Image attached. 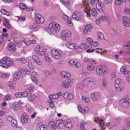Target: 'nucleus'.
<instances>
[{
  "mask_svg": "<svg viewBox=\"0 0 130 130\" xmlns=\"http://www.w3.org/2000/svg\"><path fill=\"white\" fill-rule=\"evenodd\" d=\"M13 119V117L11 116H8L7 118V120L9 121H11Z\"/></svg>",
  "mask_w": 130,
  "mask_h": 130,
  "instance_id": "obj_61",
  "label": "nucleus"
},
{
  "mask_svg": "<svg viewBox=\"0 0 130 130\" xmlns=\"http://www.w3.org/2000/svg\"><path fill=\"white\" fill-rule=\"evenodd\" d=\"M102 84L101 86L104 88H105L106 87L107 85V82L106 80V79L104 78H102L101 79Z\"/></svg>",
  "mask_w": 130,
  "mask_h": 130,
  "instance_id": "obj_28",
  "label": "nucleus"
},
{
  "mask_svg": "<svg viewBox=\"0 0 130 130\" xmlns=\"http://www.w3.org/2000/svg\"><path fill=\"white\" fill-rule=\"evenodd\" d=\"M83 83L85 85H87L88 84H95V81L93 78L88 77L86 78L84 80Z\"/></svg>",
  "mask_w": 130,
  "mask_h": 130,
  "instance_id": "obj_10",
  "label": "nucleus"
},
{
  "mask_svg": "<svg viewBox=\"0 0 130 130\" xmlns=\"http://www.w3.org/2000/svg\"><path fill=\"white\" fill-rule=\"evenodd\" d=\"M104 3L102 2H98L96 3V7L97 9L100 12L103 11Z\"/></svg>",
  "mask_w": 130,
  "mask_h": 130,
  "instance_id": "obj_17",
  "label": "nucleus"
},
{
  "mask_svg": "<svg viewBox=\"0 0 130 130\" xmlns=\"http://www.w3.org/2000/svg\"><path fill=\"white\" fill-rule=\"evenodd\" d=\"M34 88V87L32 86H31L29 87V89H27L26 90H28V92H27V93L28 94H28L30 93H31L32 92V89Z\"/></svg>",
  "mask_w": 130,
  "mask_h": 130,
  "instance_id": "obj_52",
  "label": "nucleus"
},
{
  "mask_svg": "<svg viewBox=\"0 0 130 130\" xmlns=\"http://www.w3.org/2000/svg\"><path fill=\"white\" fill-rule=\"evenodd\" d=\"M83 60L84 62H87L88 63L91 62L92 64H94V63L93 62H94V61L92 59H90L86 57H85L83 58Z\"/></svg>",
  "mask_w": 130,
  "mask_h": 130,
  "instance_id": "obj_33",
  "label": "nucleus"
},
{
  "mask_svg": "<svg viewBox=\"0 0 130 130\" xmlns=\"http://www.w3.org/2000/svg\"><path fill=\"white\" fill-rule=\"evenodd\" d=\"M11 98V95L10 94H7L6 95L5 98L3 99L4 101H6L7 100L10 99Z\"/></svg>",
  "mask_w": 130,
  "mask_h": 130,
  "instance_id": "obj_46",
  "label": "nucleus"
},
{
  "mask_svg": "<svg viewBox=\"0 0 130 130\" xmlns=\"http://www.w3.org/2000/svg\"><path fill=\"white\" fill-rule=\"evenodd\" d=\"M81 98L82 101L88 103L90 100V99L88 97H86L85 96H82Z\"/></svg>",
  "mask_w": 130,
  "mask_h": 130,
  "instance_id": "obj_36",
  "label": "nucleus"
},
{
  "mask_svg": "<svg viewBox=\"0 0 130 130\" xmlns=\"http://www.w3.org/2000/svg\"><path fill=\"white\" fill-rule=\"evenodd\" d=\"M36 22L38 24H41L43 23L44 20L43 17L38 13H36L34 15Z\"/></svg>",
  "mask_w": 130,
  "mask_h": 130,
  "instance_id": "obj_5",
  "label": "nucleus"
},
{
  "mask_svg": "<svg viewBox=\"0 0 130 130\" xmlns=\"http://www.w3.org/2000/svg\"><path fill=\"white\" fill-rule=\"evenodd\" d=\"M19 7L21 10H23L26 8V6L24 4L21 3L19 4Z\"/></svg>",
  "mask_w": 130,
  "mask_h": 130,
  "instance_id": "obj_49",
  "label": "nucleus"
},
{
  "mask_svg": "<svg viewBox=\"0 0 130 130\" xmlns=\"http://www.w3.org/2000/svg\"><path fill=\"white\" fill-rule=\"evenodd\" d=\"M100 126L101 127H103L104 124V123L103 122V120L102 119H100L99 121Z\"/></svg>",
  "mask_w": 130,
  "mask_h": 130,
  "instance_id": "obj_54",
  "label": "nucleus"
},
{
  "mask_svg": "<svg viewBox=\"0 0 130 130\" xmlns=\"http://www.w3.org/2000/svg\"><path fill=\"white\" fill-rule=\"evenodd\" d=\"M126 0H116L115 2V3L118 6H119L125 2Z\"/></svg>",
  "mask_w": 130,
  "mask_h": 130,
  "instance_id": "obj_30",
  "label": "nucleus"
},
{
  "mask_svg": "<svg viewBox=\"0 0 130 130\" xmlns=\"http://www.w3.org/2000/svg\"><path fill=\"white\" fill-rule=\"evenodd\" d=\"M68 98L67 100H72L73 98V95L71 93H68Z\"/></svg>",
  "mask_w": 130,
  "mask_h": 130,
  "instance_id": "obj_56",
  "label": "nucleus"
},
{
  "mask_svg": "<svg viewBox=\"0 0 130 130\" xmlns=\"http://www.w3.org/2000/svg\"><path fill=\"white\" fill-rule=\"evenodd\" d=\"M71 18H69L68 19V24L70 26H71L72 25L73 23L72 21H71Z\"/></svg>",
  "mask_w": 130,
  "mask_h": 130,
  "instance_id": "obj_62",
  "label": "nucleus"
},
{
  "mask_svg": "<svg viewBox=\"0 0 130 130\" xmlns=\"http://www.w3.org/2000/svg\"><path fill=\"white\" fill-rule=\"evenodd\" d=\"M108 17L105 15H103L101 17H99V18L96 19V23L97 24H99L100 22H101L105 20L108 21Z\"/></svg>",
  "mask_w": 130,
  "mask_h": 130,
  "instance_id": "obj_18",
  "label": "nucleus"
},
{
  "mask_svg": "<svg viewBox=\"0 0 130 130\" xmlns=\"http://www.w3.org/2000/svg\"><path fill=\"white\" fill-rule=\"evenodd\" d=\"M23 72L24 74H26L28 75L30 74V72L29 70H23Z\"/></svg>",
  "mask_w": 130,
  "mask_h": 130,
  "instance_id": "obj_63",
  "label": "nucleus"
},
{
  "mask_svg": "<svg viewBox=\"0 0 130 130\" xmlns=\"http://www.w3.org/2000/svg\"><path fill=\"white\" fill-rule=\"evenodd\" d=\"M91 97L92 101L94 102H97L100 98V94L97 92L92 93L91 94Z\"/></svg>",
  "mask_w": 130,
  "mask_h": 130,
  "instance_id": "obj_12",
  "label": "nucleus"
},
{
  "mask_svg": "<svg viewBox=\"0 0 130 130\" xmlns=\"http://www.w3.org/2000/svg\"><path fill=\"white\" fill-rule=\"evenodd\" d=\"M111 52V51L110 50H105L104 51L102 52V53H101V54H103L104 55L105 54H106V55H108Z\"/></svg>",
  "mask_w": 130,
  "mask_h": 130,
  "instance_id": "obj_45",
  "label": "nucleus"
},
{
  "mask_svg": "<svg viewBox=\"0 0 130 130\" xmlns=\"http://www.w3.org/2000/svg\"><path fill=\"white\" fill-rule=\"evenodd\" d=\"M61 74L63 77L65 78L70 77L71 76V74L70 73L66 71L62 72L61 73Z\"/></svg>",
  "mask_w": 130,
  "mask_h": 130,
  "instance_id": "obj_24",
  "label": "nucleus"
},
{
  "mask_svg": "<svg viewBox=\"0 0 130 130\" xmlns=\"http://www.w3.org/2000/svg\"><path fill=\"white\" fill-rule=\"evenodd\" d=\"M72 18L77 20H80L82 19V14L78 11H74L73 13Z\"/></svg>",
  "mask_w": 130,
  "mask_h": 130,
  "instance_id": "obj_8",
  "label": "nucleus"
},
{
  "mask_svg": "<svg viewBox=\"0 0 130 130\" xmlns=\"http://www.w3.org/2000/svg\"><path fill=\"white\" fill-rule=\"evenodd\" d=\"M66 46L68 48L73 50L78 49L79 47L77 44L75 43H68L66 44Z\"/></svg>",
  "mask_w": 130,
  "mask_h": 130,
  "instance_id": "obj_15",
  "label": "nucleus"
},
{
  "mask_svg": "<svg viewBox=\"0 0 130 130\" xmlns=\"http://www.w3.org/2000/svg\"><path fill=\"white\" fill-rule=\"evenodd\" d=\"M83 87V86L82 84L81 83H79L76 86V88L77 89L80 90L82 89Z\"/></svg>",
  "mask_w": 130,
  "mask_h": 130,
  "instance_id": "obj_43",
  "label": "nucleus"
},
{
  "mask_svg": "<svg viewBox=\"0 0 130 130\" xmlns=\"http://www.w3.org/2000/svg\"><path fill=\"white\" fill-rule=\"evenodd\" d=\"M32 59L34 62L38 65H40L42 64L41 62L39 61V59L38 57L35 55L32 56Z\"/></svg>",
  "mask_w": 130,
  "mask_h": 130,
  "instance_id": "obj_21",
  "label": "nucleus"
},
{
  "mask_svg": "<svg viewBox=\"0 0 130 130\" xmlns=\"http://www.w3.org/2000/svg\"><path fill=\"white\" fill-rule=\"evenodd\" d=\"M122 21L124 25L126 27H129L130 25V21L128 17L126 16H123Z\"/></svg>",
  "mask_w": 130,
  "mask_h": 130,
  "instance_id": "obj_14",
  "label": "nucleus"
},
{
  "mask_svg": "<svg viewBox=\"0 0 130 130\" xmlns=\"http://www.w3.org/2000/svg\"><path fill=\"white\" fill-rule=\"evenodd\" d=\"M95 51L97 53H100L102 52V49L101 48H98L95 49Z\"/></svg>",
  "mask_w": 130,
  "mask_h": 130,
  "instance_id": "obj_64",
  "label": "nucleus"
},
{
  "mask_svg": "<svg viewBox=\"0 0 130 130\" xmlns=\"http://www.w3.org/2000/svg\"><path fill=\"white\" fill-rule=\"evenodd\" d=\"M64 126L68 129H71L72 127V123L70 121L69 122L64 121L63 123Z\"/></svg>",
  "mask_w": 130,
  "mask_h": 130,
  "instance_id": "obj_25",
  "label": "nucleus"
},
{
  "mask_svg": "<svg viewBox=\"0 0 130 130\" xmlns=\"http://www.w3.org/2000/svg\"><path fill=\"white\" fill-rule=\"evenodd\" d=\"M85 125V123L84 122H82L80 125V127L82 130H85V128L84 126Z\"/></svg>",
  "mask_w": 130,
  "mask_h": 130,
  "instance_id": "obj_55",
  "label": "nucleus"
},
{
  "mask_svg": "<svg viewBox=\"0 0 130 130\" xmlns=\"http://www.w3.org/2000/svg\"><path fill=\"white\" fill-rule=\"evenodd\" d=\"M79 111L83 113H87L88 111V108L87 106H85L84 107V109L81 108V106L78 105V107Z\"/></svg>",
  "mask_w": 130,
  "mask_h": 130,
  "instance_id": "obj_19",
  "label": "nucleus"
},
{
  "mask_svg": "<svg viewBox=\"0 0 130 130\" xmlns=\"http://www.w3.org/2000/svg\"><path fill=\"white\" fill-rule=\"evenodd\" d=\"M0 11L2 13L7 16H9L10 14L9 12L8 11H7L5 9H2Z\"/></svg>",
  "mask_w": 130,
  "mask_h": 130,
  "instance_id": "obj_34",
  "label": "nucleus"
},
{
  "mask_svg": "<svg viewBox=\"0 0 130 130\" xmlns=\"http://www.w3.org/2000/svg\"><path fill=\"white\" fill-rule=\"evenodd\" d=\"M80 48L82 50H84L87 48V46L85 44H81L80 45Z\"/></svg>",
  "mask_w": 130,
  "mask_h": 130,
  "instance_id": "obj_42",
  "label": "nucleus"
},
{
  "mask_svg": "<svg viewBox=\"0 0 130 130\" xmlns=\"http://www.w3.org/2000/svg\"><path fill=\"white\" fill-rule=\"evenodd\" d=\"M92 26L90 25H88L86 26L85 27V29L84 31L85 34H87L89 33L91 30Z\"/></svg>",
  "mask_w": 130,
  "mask_h": 130,
  "instance_id": "obj_22",
  "label": "nucleus"
},
{
  "mask_svg": "<svg viewBox=\"0 0 130 130\" xmlns=\"http://www.w3.org/2000/svg\"><path fill=\"white\" fill-rule=\"evenodd\" d=\"M21 75V73L19 72H15L13 75V80L15 81L17 80L19 78Z\"/></svg>",
  "mask_w": 130,
  "mask_h": 130,
  "instance_id": "obj_26",
  "label": "nucleus"
},
{
  "mask_svg": "<svg viewBox=\"0 0 130 130\" xmlns=\"http://www.w3.org/2000/svg\"><path fill=\"white\" fill-rule=\"evenodd\" d=\"M49 98L50 99H56L59 97L57 94H54L53 95H50L49 96Z\"/></svg>",
  "mask_w": 130,
  "mask_h": 130,
  "instance_id": "obj_35",
  "label": "nucleus"
},
{
  "mask_svg": "<svg viewBox=\"0 0 130 130\" xmlns=\"http://www.w3.org/2000/svg\"><path fill=\"white\" fill-rule=\"evenodd\" d=\"M98 36V39L100 40L104 38L103 34L101 32H98L97 33Z\"/></svg>",
  "mask_w": 130,
  "mask_h": 130,
  "instance_id": "obj_32",
  "label": "nucleus"
},
{
  "mask_svg": "<svg viewBox=\"0 0 130 130\" xmlns=\"http://www.w3.org/2000/svg\"><path fill=\"white\" fill-rule=\"evenodd\" d=\"M120 79H117L115 82V86L116 85H120Z\"/></svg>",
  "mask_w": 130,
  "mask_h": 130,
  "instance_id": "obj_58",
  "label": "nucleus"
},
{
  "mask_svg": "<svg viewBox=\"0 0 130 130\" xmlns=\"http://www.w3.org/2000/svg\"><path fill=\"white\" fill-rule=\"evenodd\" d=\"M121 103H122L124 107L127 108L130 107V100L126 99L123 98L120 100Z\"/></svg>",
  "mask_w": 130,
  "mask_h": 130,
  "instance_id": "obj_9",
  "label": "nucleus"
},
{
  "mask_svg": "<svg viewBox=\"0 0 130 130\" xmlns=\"http://www.w3.org/2000/svg\"><path fill=\"white\" fill-rule=\"evenodd\" d=\"M126 123L127 127H130V119H126Z\"/></svg>",
  "mask_w": 130,
  "mask_h": 130,
  "instance_id": "obj_53",
  "label": "nucleus"
},
{
  "mask_svg": "<svg viewBox=\"0 0 130 130\" xmlns=\"http://www.w3.org/2000/svg\"><path fill=\"white\" fill-rule=\"evenodd\" d=\"M30 95V96L28 98V99L30 101H33L35 98L36 96L35 94L32 92L29 93L28 95Z\"/></svg>",
  "mask_w": 130,
  "mask_h": 130,
  "instance_id": "obj_31",
  "label": "nucleus"
},
{
  "mask_svg": "<svg viewBox=\"0 0 130 130\" xmlns=\"http://www.w3.org/2000/svg\"><path fill=\"white\" fill-rule=\"evenodd\" d=\"M43 72H44V75L46 76H48L50 75V72L46 70H44L43 71Z\"/></svg>",
  "mask_w": 130,
  "mask_h": 130,
  "instance_id": "obj_59",
  "label": "nucleus"
},
{
  "mask_svg": "<svg viewBox=\"0 0 130 130\" xmlns=\"http://www.w3.org/2000/svg\"><path fill=\"white\" fill-rule=\"evenodd\" d=\"M38 125L40 128L39 130H47V126L45 125H43L42 123H39Z\"/></svg>",
  "mask_w": 130,
  "mask_h": 130,
  "instance_id": "obj_27",
  "label": "nucleus"
},
{
  "mask_svg": "<svg viewBox=\"0 0 130 130\" xmlns=\"http://www.w3.org/2000/svg\"><path fill=\"white\" fill-rule=\"evenodd\" d=\"M120 71L122 74H128L130 72L129 71L126 70L125 66L122 67L120 69Z\"/></svg>",
  "mask_w": 130,
  "mask_h": 130,
  "instance_id": "obj_29",
  "label": "nucleus"
},
{
  "mask_svg": "<svg viewBox=\"0 0 130 130\" xmlns=\"http://www.w3.org/2000/svg\"><path fill=\"white\" fill-rule=\"evenodd\" d=\"M10 75V74L6 73L2 74L1 76L2 78H5L6 77H9Z\"/></svg>",
  "mask_w": 130,
  "mask_h": 130,
  "instance_id": "obj_51",
  "label": "nucleus"
},
{
  "mask_svg": "<svg viewBox=\"0 0 130 130\" xmlns=\"http://www.w3.org/2000/svg\"><path fill=\"white\" fill-rule=\"evenodd\" d=\"M3 25L4 26L8 29H11L12 28V26L9 23H3Z\"/></svg>",
  "mask_w": 130,
  "mask_h": 130,
  "instance_id": "obj_37",
  "label": "nucleus"
},
{
  "mask_svg": "<svg viewBox=\"0 0 130 130\" xmlns=\"http://www.w3.org/2000/svg\"><path fill=\"white\" fill-rule=\"evenodd\" d=\"M95 0H87V3L84 2L82 5V7L84 9L85 11L87 14V16L88 17H90V9L89 5L92 6L94 4Z\"/></svg>",
  "mask_w": 130,
  "mask_h": 130,
  "instance_id": "obj_1",
  "label": "nucleus"
},
{
  "mask_svg": "<svg viewBox=\"0 0 130 130\" xmlns=\"http://www.w3.org/2000/svg\"><path fill=\"white\" fill-rule=\"evenodd\" d=\"M13 63L12 59L9 57H5L0 60V66L5 68L12 66Z\"/></svg>",
  "mask_w": 130,
  "mask_h": 130,
  "instance_id": "obj_2",
  "label": "nucleus"
},
{
  "mask_svg": "<svg viewBox=\"0 0 130 130\" xmlns=\"http://www.w3.org/2000/svg\"><path fill=\"white\" fill-rule=\"evenodd\" d=\"M48 125L51 130H54L56 128L55 123L53 121H50L48 123Z\"/></svg>",
  "mask_w": 130,
  "mask_h": 130,
  "instance_id": "obj_23",
  "label": "nucleus"
},
{
  "mask_svg": "<svg viewBox=\"0 0 130 130\" xmlns=\"http://www.w3.org/2000/svg\"><path fill=\"white\" fill-rule=\"evenodd\" d=\"M71 32L70 31L64 30L62 31L61 37L64 40L66 38L71 36Z\"/></svg>",
  "mask_w": 130,
  "mask_h": 130,
  "instance_id": "obj_11",
  "label": "nucleus"
},
{
  "mask_svg": "<svg viewBox=\"0 0 130 130\" xmlns=\"http://www.w3.org/2000/svg\"><path fill=\"white\" fill-rule=\"evenodd\" d=\"M124 50H126L130 48V41H128L127 43V44L123 46Z\"/></svg>",
  "mask_w": 130,
  "mask_h": 130,
  "instance_id": "obj_39",
  "label": "nucleus"
},
{
  "mask_svg": "<svg viewBox=\"0 0 130 130\" xmlns=\"http://www.w3.org/2000/svg\"><path fill=\"white\" fill-rule=\"evenodd\" d=\"M28 90H26L24 92H22L21 93L17 92L15 93V96L18 97H24L27 96L28 95V94L27 92H28Z\"/></svg>",
  "mask_w": 130,
  "mask_h": 130,
  "instance_id": "obj_16",
  "label": "nucleus"
},
{
  "mask_svg": "<svg viewBox=\"0 0 130 130\" xmlns=\"http://www.w3.org/2000/svg\"><path fill=\"white\" fill-rule=\"evenodd\" d=\"M7 48L11 52L14 51L16 50L15 46L12 43H10L8 44Z\"/></svg>",
  "mask_w": 130,
  "mask_h": 130,
  "instance_id": "obj_20",
  "label": "nucleus"
},
{
  "mask_svg": "<svg viewBox=\"0 0 130 130\" xmlns=\"http://www.w3.org/2000/svg\"><path fill=\"white\" fill-rule=\"evenodd\" d=\"M91 14L92 15L96 16L97 15L96 10L94 8H92L91 10Z\"/></svg>",
  "mask_w": 130,
  "mask_h": 130,
  "instance_id": "obj_44",
  "label": "nucleus"
},
{
  "mask_svg": "<svg viewBox=\"0 0 130 130\" xmlns=\"http://www.w3.org/2000/svg\"><path fill=\"white\" fill-rule=\"evenodd\" d=\"M11 123L12 126V127L14 126L17 123V121L15 119H13L11 121Z\"/></svg>",
  "mask_w": 130,
  "mask_h": 130,
  "instance_id": "obj_48",
  "label": "nucleus"
},
{
  "mask_svg": "<svg viewBox=\"0 0 130 130\" xmlns=\"http://www.w3.org/2000/svg\"><path fill=\"white\" fill-rule=\"evenodd\" d=\"M29 29L32 31H36L38 30V28L32 25L29 26Z\"/></svg>",
  "mask_w": 130,
  "mask_h": 130,
  "instance_id": "obj_40",
  "label": "nucleus"
},
{
  "mask_svg": "<svg viewBox=\"0 0 130 130\" xmlns=\"http://www.w3.org/2000/svg\"><path fill=\"white\" fill-rule=\"evenodd\" d=\"M73 84V80L71 79H68L63 80L61 83V86L64 88L70 87Z\"/></svg>",
  "mask_w": 130,
  "mask_h": 130,
  "instance_id": "obj_6",
  "label": "nucleus"
},
{
  "mask_svg": "<svg viewBox=\"0 0 130 130\" xmlns=\"http://www.w3.org/2000/svg\"><path fill=\"white\" fill-rule=\"evenodd\" d=\"M87 68L88 70L92 71L94 69V66L92 65H88L87 66Z\"/></svg>",
  "mask_w": 130,
  "mask_h": 130,
  "instance_id": "obj_41",
  "label": "nucleus"
},
{
  "mask_svg": "<svg viewBox=\"0 0 130 130\" xmlns=\"http://www.w3.org/2000/svg\"><path fill=\"white\" fill-rule=\"evenodd\" d=\"M21 120L22 122L25 124L30 122V120L28 119L26 113H24L21 116Z\"/></svg>",
  "mask_w": 130,
  "mask_h": 130,
  "instance_id": "obj_13",
  "label": "nucleus"
},
{
  "mask_svg": "<svg viewBox=\"0 0 130 130\" xmlns=\"http://www.w3.org/2000/svg\"><path fill=\"white\" fill-rule=\"evenodd\" d=\"M53 57L56 58L58 59L61 57L62 55V52L58 49H53L51 51Z\"/></svg>",
  "mask_w": 130,
  "mask_h": 130,
  "instance_id": "obj_4",
  "label": "nucleus"
},
{
  "mask_svg": "<svg viewBox=\"0 0 130 130\" xmlns=\"http://www.w3.org/2000/svg\"><path fill=\"white\" fill-rule=\"evenodd\" d=\"M47 55V54H45L44 56V58L46 61L49 62L51 61V59L49 57H48Z\"/></svg>",
  "mask_w": 130,
  "mask_h": 130,
  "instance_id": "obj_47",
  "label": "nucleus"
},
{
  "mask_svg": "<svg viewBox=\"0 0 130 130\" xmlns=\"http://www.w3.org/2000/svg\"><path fill=\"white\" fill-rule=\"evenodd\" d=\"M27 60L24 57H22L20 58V62L22 63H25L26 62Z\"/></svg>",
  "mask_w": 130,
  "mask_h": 130,
  "instance_id": "obj_50",
  "label": "nucleus"
},
{
  "mask_svg": "<svg viewBox=\"0 0 130 130\" xmlns=\"http://www.w3.org/2000/svg\"><path fill=\"white\" fill-rule=\"evenodd\" d=\"M116 89L119 91H121L123 90V88L120 87V85H116L115 86Z\"/></svg>",
  "mask_w": 130,
  "mask_h": 130,
  "instance_id": "obj_38",
  "label": "nucleus"
},
{
  "mask_svg": "<svg viewBox=\"0 0 130 130\" xmlns=\"http://www.w3.org/2000/svg\"><path fill=\"white\" fill-rule=\"evenodd\" d=\"M106 69L105 67L101 66H100L97 67L96 71L97 73L100 75H103L106 74Z\"/></svg>",
  "mask_w": 130,
  "mask_h": 130,
  "instance_id": "obj_7",
  "label": "nucleus"
},
{
  "mask_svg": "<svg viewBox=\"0 0 130 130\" xmlns=\"http://www.w3.org/2000/svg\"><path fill=\"white\" fill-rule=\"evenodd\" d=\"M60 28L59 24L56 22H53L50 23L48 26V29L52 31L57 32Z\"/></svg>",
  "mask_w": 130,
  "mask_h": 130,
  "instance_id": "obj_3",
  "label": "nucleus"
},
{
  "mask_svg": "<svg viewBox=\"0 0 130 130\" xmlns=\"http://www.w3.org/2000/svg\"><path fill=\"white\" fill-rule=\"evenodd\" d=\"M124 13L126 14H130V9L127 8H125L124 11Z\"/></svg>",
  "mask_w": 130,
  "mask_h": 130,
  "instance_id": "obj_57",
  "label": "nucleus"
},
{
  "mask_svg": "<svg viewBox=\"0 0 130 130\" xmlns=\"http://www.w3.org/2000/svg\"><path fill=\"white\" fill-rule=\"evenodd\" d=\"M68 92H65L64 93L62 94L63 97L65 99L67 100V98H68Z\"/></svg>",
  "mask_w": 130,
  "mask_h": 130,
  "instance_id": "obj_60",
  "label": "nucleus"
}]
</instances>
